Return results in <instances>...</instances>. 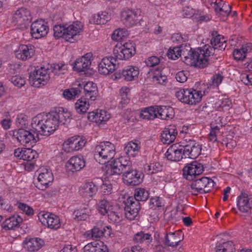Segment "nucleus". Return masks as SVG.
Listing matches in <instances>:
<instances>
[{
    "mask_svg": "<svg viewBox=\"0 0 252 252\" xmlns=\"http://www.w3.org/2000/svg\"><path fill=\"white\" fill-rule=\"evenodd\" d=\"M212 46L206 44L202 47L197 48L189 51L188 55L185 57V63L190 66L199 68H204L208 64V57L215 53L216 49L224 50L226 47V41L224 37L218 35L211 40Z\"/></svg>",
    "mask_w": 252,
    "mask_h": 252,
    "instance_id": "obj_1",
    "label": "nucleus"
},
{
    "mask_svg": "<svg viewBox=\"0 0 252 252\" xmlns=\"http://www.w3.org/2000/svg\"><path fill=\"white\" fill-rule=\"evenodd\" d=\"M31 125L36 132L44 136L50 135L59 126L58 121L52 112L45 116L37 115L32 118Z\"/></svg>",
    "mask_w": 252,
    "mask_h": 252,
    "instance_id": "obj_2",
    "label": "nucleus"
},
{
    "mask_svg": "<svg viewBox=\"0 0 252 252\" xmlns=\"http://www.w3.org/2000/svg\"><path fill=\"white\" fill-rule=\"evenodd\" d=\"M82 29V24L78 22L70 24L56 25L53 29L54 35L56 38L63 37L66 41L74 42Z\"/></svg>",
    "mask_w": 252,
    "mask_h": 252,
    "instance_id": "obj_3",
    "label": "nucleus"
},
{
    "mask_svg": "<svg viewBox=\"0 0 252 252\" xmlns=\"http://www.w3.org/2000/svg\"><path fill=\"white\" fill-rule=\"evenodd\" d=\"M116 154L114 144L108 141L100 143L95 148L94 158L101 164H105L112 159Z\"/></svg>",
    "mask_w": 252,
    "mask_h": 252,
    "instance_id": "obj_4",
    "label": "nucleus"
},
{
    "mask_svg": "<svg viewBox=\"0 0 252 252\" xmlns=\"http://www.w3.org/2000/svg\"><path fill=\"white\" fill-rule=\"evenodd\" d=\"M39 133L36 132L32 127L30 130L20 128L14 131L13 137L22 145L32 146L38 140Z\"/></svg>",
    "mask_w": 252,
    "mask_h": 252,
    "instance_id": "obj_5",
    "label": "nucleus"
},
{
    "mask_svg": "<svg viewBox=\"0 0 252 252\" xmlns=\"http://www.w3.org/2000/svg\"><path fill=\"white\" fill-rule=\"evenodd\" d=\"M204 92L195 90H181L176 93V96L181 102L189 104H195L201 100Z\"/></svg>",
    "mask_w": 252,
    "mask_h": 252,
    "instance_id": "obj_6",
    "label": "nucleus"
},
{
    "mask_svg": "<svg viewBox=\"0 0 252 252\" xmlns=\"http://www.w3.org/2000/svg\"><path fill=\"white\" fill-rule=\"evenodd\" d=\"M51 77L50 69L41 67L32 72L29 77L31 84L35 87L45 85Z\"/></svg>",
    "mask_w": 252,
    "mask_h": 252,
    "instance_id": "obj_7",
    "label": "nucleus"
},
{
    "mask_svg": "<svg viewBox=\"0 0 252 252\" xmlns=\"http://www.w3.org/2000/svg\"><path fill=\"white\" fill-rule=\"evenodd\" d=\"M215 185L214 182L208 177L197 179L190 185V192L193 195L208 192Z\"/></svg>",
    "mask_w": 252,
    "mask_h": 252,
    "instance_id": "obj_8",
    "label": "nucleus"
},
{
    "mask_svg": "<svg viewBox=\"0 0 252 252\" xmlns=\"http://www.w3.org/2000/svg\"><path fill=\"white\" fill-rule=\"evenodd\" d=\"M135 53V49L133 44L130 42H126L124 44L118 43L114 49L115 58L120 60H127L131 58Z\"/></svg>",
    "mask_w": 252,
    "mask_h": 252,
    "instance_id": "obj_9",
    "label": "nucleus"
},
{
    "mask_svg": "<svg viewBox=\"0 0 252 252\" xmlns=\"http://www.w3.org/2000/svg\"><path fill=\"white\" fill-rule=\"evenodd\" d=\"M141 12L138 9H124L121 13V19L125 26L130 28L139 24L141 20Z\"/></svg>",
    "mask_w": 252,
    "mask_h": 252,
    "instance_id": "obj_10",
    "label": "nucleus"
},
{
    "mask_svg": "<svg viewBox=\"0 0 252 252\" xmlns=\"http://www.w3.org/2000/svg\"><path fill=\"white\" fill-rule=\"evenodd\" d=\"M38 174L36 187L44 190L48 188L54 180V176L51 171L45 167L40 168L37 171Z\"/></svg>",
    "mask_w": 252,
    "mask_h": 252,
    "instance_id": "obj_11",
    "label": "nucleus"
},
{
    "mask_svg": "<svg viewBox=\"0 0 252 252\" xmlns=\"http://www.w3.org/2000/svg\"><path fill=\"white\" fill-rule=\"evenodd\" d=\"M38 218L43 225L51 229H57L61 225L59 217L49 212H40L38 215Z\"/></svg>",
    "mask_w": 252,
    "mask_h": 252,
    "instance_id": "obj_12",
    "label": "nucleus"
},
{
    "mask_svg": "<svg viewBox=\"0 0 252 252\" xmlns=\"http://www.w3.org/2000/svg\"><path fill=\"white\" fill-rule=\"evenodd\" d=\"M49 30L47 23L44 20H37L31 26V34L32 37L38 39L45 36Z\"/></svg>",
    "mask_w": 252,
    "mask_h": 252,
    "instance_id": "obj_13",
    "label": "nucleus"
},
{
    "mask_svg": "<svg viewBox=\"0 0 252 252\" xmlns=\"http://www.w3.org/2000/svg\"><path fill=\"white\" fill-rule=\"evenodd\" d=\"M203 171V167L201 163L196 161L187 164L183 168V174L188 180H193L196 176L200 175Z\"/></svg>",
    "mask_w": 252,
    "mask_h": 252,
    "instance_id": "obj_14",
    "label": "nucleus"
},
{
    "mask_svg": "<svg viewBox=\"0 0 252 252\" xmlns=\"http://www.w3.org/2000/svg\"><path fill=\"white\" fill-rule=\"evenodd\" d=\"M141 176V173L131 168L129 170L124 171L123 174V180L124 183L126 185L136 186L142 182Z\"/></svg>",
    "mask_w": 252,
    "mask_h": 252,
    "instance_id": "obj_15",
    "label": "nucleus"
},
{
    "mask_svg": "<svg viewBox=\"0 0 252 252\" xmlns=\"http://www.w3.org/2000/svg\"><path fill=\"white\" fill-rule=\"evenodd\" d=\"M86 141L82 137L75 135L68 138L63 143V147L67 152L78 151L85 145Z\"/></svg>",
    "mask_w": 252,
    "mask_h": 252,
    "instance_id": "obj_16",
    "label": "nucleus"
},
{
    "mask_svg": "<svg viewBox=\"0 0 252 252\" xmlns=\"http://www.w3.org/2000/svg\"><path fill=\"white\" fill-rule=\"evenodd\" d=\"M80 83V93L82 89H84L85 98L91 100H94L98 96V90L96 84L93 82H87L78 80Z\"/></svg>",
    "mask_w": 252,
    "mask_h": 252,
    "instance_id": "obj_17",
    "label": "nucleus"
},
{
    "mask_svg": "<svg viewBox=\"0 0 252 252\" xmlns=\"http://www.w3.org/2000/svg\"><path fill=\"white\" fill-rule=\"evenodd\" d=\"M116 61L115 59L112 57L103 58L98 65L99 73L107 75L112 73L116 69Z\"/></svg>",
    "mask_w": 252,
    "mask_h": 252,
    "instance_id": "obj_18",
    "label": "nucleus"
},
{
    "mask_svg": "<svg viewBox=\"0 0 252 252\" xmlns=\"http://www.w3.org/2000/svg\"><path fill=\"white\" fill-rule=\"evenodd\" d=\"M140 209L139 202L134 201L132 198H129L125 207L126 217L129 220H134L137 216Z\"/></svg>",
    "mask_w": 252,
    "mask_h": 252,
    "instance_id": "obj_19",
    "label": "nucleus"
},
{
    "mask_svg": "<svg viewBox=\"0 0 252 252\" xmlns=\"http://www.w3.org/2000/svg\"><path fill=\"white\" fill-rule=\"evenodd\" d=\"M184 145H172L165 153L167 158L174 161H178L183 158L184 155Z\"/></svg>",
    "mask_w": 252,
    "mask_h": 252,
    "instance_id": "obj_20",
    "label": "nucleus"
},
{
    "mask_svg": "<svg viewBox=\"0 0 252 252\" xmlns=\"http://www.w3.org/2000/svg\"><path fill=\"white\" fill-rule=\"evenodd\" d=\"M237 205L240 212L248 213L252 209V196H249L246 193H241L237 197Z\"/></svg>",
    "mask_w": 252,
    "mask_h": 252,
    "instance_id": "obj_21",
    "label": "nucleus"
},
{
    "mask_svg": "<svg viewBox=\"0 0 252 252\" xmlns=\"http://www.w3.org/2000/svg\"><path fill=\"white\" fill-rule=\"evenodd\" d=\"M92 56L91 53H88L77 59L74 63V69L79 72L85 71L89 69L91 64Z\"/></svg>",
    "mask_w": 252,
    "mask_h": 252,
    "instance_id": "obj_22",
    "label": "nucleus"
},
{
    "mask_svg": "<svg viewBox=\"0 0 252 252\" xmlns=\"http://www.w3.org/2000/svg\"><path fill=\"white\" fill-rule=\"evenodd\" d=\"M34 47L31 45H21L15 51L16 57L22 61H26L31 58L34 55Z\"/></svg>",
    "mask_w": 252,
    "mask_h": 252,
    "instance_id": "obj_23",
    "label": "nucleus"
},
{
    "mask_svg": "<svg viewBox=\"0 0 252 252\" xmlns=\"http://www.w3.org/2000/svg\"><path fill=\"white\" fill-rule=\"evenodd\" d=\"M86 164V161L81 155L71 157L66 163V167L72 172L80 171L83 169Z\"/></svg>",
    "mask_w": 252,
    "mask_h": 252,
    "instance_id": "obj_24",
    "label": "nucleus"
},
{
    "mask_svg": "<svg viewBox=\"0 0 252 252\" xmlns=\"http://www.w3.org/2000/svg\"><path fill=\"white\" fill-rule=\"evenodd\" d=\"M184 156L190 158H196L200 154L201 148L194 141L189 140L188 144L184 145Z\"/></svg>",
    "mask_w": 252,
    "mask_h": 252,
    "instance_id": "obj_25",
    "label": "nucleus"
},
{
    "mask_svg": "<svg viewBox=\"0 0 252 252\" xmlns=\"http://www.w3.org/2000/svg\"><path fill=\"white\" fill-rule=\"evenodd\" d=\"M31 14L29 10L25 8L17 10L13 17V22L19 26H22L31 20Z\"/></svg>",
    "mask_w": 252,
    "mask_h": 252,
    "instance_id": "obj_26",
    "label": "nucleus"
},
{
    "mask_svg": "<svg viewBox=\"0 0 252 252\" xmlns=\"http://www.w3.org/2000/svg\"><path fill=\"white\" fill-rule=\"evenodd\" d=\"M97 186L93 182L82 184L79 190V194L83 197L89 198L93 197L97 192Z\"/></svg>",
    "mask_w": 252,
    "mask_h": 252,
    "instance_id": "obj_27",
    "label": "nucleus"
},
{
    "mask_svg": "<svg viewBox=\"0 0 252 252\" xmlns=\"http://www.w3.org/2000/svg\"><path fill=\"white\" fill-rule=\"evenodd\" d=\"M43 245V241L38 238H26L22 243L23 248L29 252L38 251Z\"/></svg>",
    "mask_w": 252,
    "mask_h": 252,
    "instance_id": "obj_28",
    "label": "nucleus"
},
{
    "mask_svg": "<svg viewBox=\"0 0 252 252\" xmlns=\"http://www.w3.org/2000/svg\"><path fill=\"white\" fill-rule=\"evenodd\" d=\"M14 154L19 159L27 161H32L37 157L36 152L31 148H17L15 150Z\"/></svg>",
    "mask_w": 252,
    "mask_h": 252,
    "instance_id": "obj_29",
    "label": "nucleus"
},
{
    "mask_svg": "<svg viewBox=\"0 0 252 252\" xmlns=\"http://www.w3.org/2000/svg\"><path fill=\"white\" fill-rule=\"evenodd\" d=\"M183 239V234L179 230L169 232L166 235L165 244L168 247H176Z\"/></svg>",
    "mask_w": 252,
    "mask_h": 252,
    "instance_id": "obj_30",
    "label": "nucleus"
},
{
    "mask_svg": "<svg viewBox=\"0 0 252 252\" xmlns=\"http://www.w3.org/2000/svg\"><path fill=\"white\" fill-rule=\"evenodd\" d=\"M177 132L173 126L164 128L161 134V140L166 144L172 143L175 139Z\"/></svg>",
    "mask_w": 252,
    "mask_h": 252,
    "instance_id": "obj_31",
    "label": "nucleus"
},
{
    "mask_svg": "<svg viewBox=\"0 0 252 252\" xmlns=\"http://www.w3.org/2000/svg\"><path fill=\"white\" fill-rule=\"evenodd\" d=\"M110 118V114L102 110H97L96 112L89 113L88 118L92 121L98 124L107 121Z\"/></svg>",
    "mask_w": 252,
    "mask_h": 252,
    "instance_id": "obj_32",
    "label": "nucleus"
},
{
    "mask_svg": "<svg viewBox=\"0 0 252 252\" xmlns=\"http://www.w3.org/2000/svg\"><path fill=\"white\" fill-rule=\"evenodd\" d=\"M157 118L162 120L171 119L174 117V112L173 109L170 106H156Z\"/></svg>",
    "mask_w": 252,
    "mask_h": 252,
    "instance_id": "obj_33",
    "label": "nucleus"
},
{
    "mask_svg": "<svg viewBox=\"0 0 252 252\" xmlns=\"http://www.w3.org/2000/svg\"><path fill=\"white\" fill-rule=\"evenodd\" d=\"M139 69L137 66L128 65L126 66L122 71V76L126 81H132L138 78Z\"/></svg>",
    "mask_w": 252,
    "mask_h": 252,
    "instance_id": "obj_34",
    "label": "nucleus"
},
{
    "mask_svg": "<svg viewBox=\"0 0 252 252\" xmlns=\"http://www.w3.org/2000/svg\"><path fill=\"white\" fill-rule=\"evenodd\" d=\"M73 87L64 91L63 95L64 98L67 100L74 99L77 96L80 94V83L78 80L76 81L73 85Z\"/></svg>",
    "mask_w": 252,
    "mask_h": 252,
    "instance_id": "obj_35",
    "label": "nucleus"
},
{
    "mask_svg": "<svg viewBox=\"0 0 252 252\" xmlns=\"http://www.w3.org/2000/svg\"><path fill=\"white\" fill-rule=\"evenodd\" d=\"M105 166L104 170L106 176L108 177L114 175H119L123 173L122 168L119 165L117 159L108 161Z\"/></svg>",
    "mask_w": 252,
    "mask_h": 252,
    "instance_id": "obj_36",
    "label": "nucleus"
},
{
    "mask_svg": "<svg viewBox=\"0 0 252 252\" xmlns=\"http://www.w3.org/2000/svg\"><path fill=\"white\" fill-rule=\"evenodd\" d=\"M140 148L139 141H130L125 144L124 151L128 157H134L138 155Z\"/></svg>",
    "mask_w": 252,
    "mask_h": 252,
    "instance_id": "obj_37",
    "label": "nucleus"
},
{
    "mask_svg": "<svg viewBox=\"0 0 252 252\" xmlns=\"http://www.w3.org/2000/svg\"><path fill=\"white\" fill-rule=\"evenodd\" d=\"M84 252H108L107 247L102 243L91 242L83 248Z\"/></svg>",
    "mask_w": 252,
    "mask_h": 252,
    "instance_id": "obj_38",
    "label": "nucleus"
},
{
    "mask_svg": "<svg viewBox=\"0 0 252 252\" xmlns=\"http://www.w3.org/2000/svg\"><path fill=\"white\" fill-rule=\"evenodd\" d=\"M113 202L107 198L101 199L97 204V210L102 215H105L114 208Z\"/></svg>",
    "mask_w": 252,
    "mask_h": 252,
    "instance_id": "obj_39",
    "label": "nucleus"
},
{
    "mask_svg": "<svg viewBox=\"0 0 252 252\" xmlns=\"http://www.w3.org/2000/svg\"><path fill=\"white\" fill-rule=\"evenodd\" d=\"M91 214V210L88 205L85 204L73 213L74 218L78 220H84Z\"/></svg>",
    "mask_w": 252,
    "mask_h": 252,
    "instance_id": "obj_40",
    "label": "nucleus"
},
{
    "mask_svg": "<svg viewBox=\"0 0 252 252\" xmlns=\"http://www.w3.org/2000/svg\"><path fill=\"white\" fill-rule=\"evenodd\" d=\"M22 221V218L18 215H14L6 219L2 223V227L10 230L17 227Z\"/></svg>",
    "mask_w": 252,
    "mask_h": 252,
    "instance_id": "obj_41",
    "label": "nucleus"
},
{
    "mask_svg": "<svg viewBox=\"0 0 252 252\" xmlns=\"http://www.w3.org/2000/svg\"><path fill=\"white\" fill-rule=\"evenodd\" d=\"M252 50V45L251 44H246L240 48L235 49L233 52V57L236 60H243L246 58L247 54L251 52Z\"/></svg>",
    "mask_w": 252,
    "mask_h": 252,
    "instance_id": "obj_42",
    "label": "nucleus"
},
{
    "mask_svg": "<svg viewBox=\"0 0 252 252\" xmlns=\"http://www.w3.org/2000/svg\"><path fill=\"white\" fill-rule=\"evenodd\" d=\"M55 119L58 121L59 125L60 124H65L70 120L71 117L70 112L67 110L63 109L60 110L59 112H52Z\"/></svg>",
    "mask_w": 252,
    "mask_h": 252,
    "instance_id": "obj_43",
    "label": "nucleus"
},
{
    "mask_svg": "<svg viewBox=\"0 0 252 252\" xmlns=\"http://www.w3.org/2000/svg\"><path fill=\"white\" fill-rule=\"evenodd\" d=\"M87 98L81 97L75 103V108L78 113H86L90 107V103Z\"/></svg>",
    "mask_w": 252,
    "mask_h": 252,
    "instance_id": "obj_44",
    "label": "nucleus"
},
{
    "mask_svg": "<svg viewBox=\"0 0 252 252\" xmlns=\"http://www.w3.org/2000/svg\"><path fill=\"white\" fill-rule=\"evenodd\" d=\"M140 117L143 119L148 120H154L157 118L156 106L145 108L142 110L140 113Z\"/></svg>",
    "mask_w": 252,
    "mask_h": 252,
    "instance_id": "obj_45",
    "label": "nucleus"
},
{
    "mask_svg": "<svg viewBox=\"0 0 252 252\" xmlns=\"http://www.w3.org/2000/svg\"><path fill=\"white\" fill-rule=\"evenodd\" d=\"M68 69L67 65L63 63L53 64L50 69V73L58 76L64 74Z\"/></svg>",
    "mask_w": 252,
    "mask_h": 252,
    "instance_id": "obj_46",
    "label": "nucleus"
},
{
    "mask_svg": "<svg viewBox=\"0 0 252 252\" xmlns=\"http://www.w3.org/2000/svg\"><path fill=\"white\" fill-rule=\"evenodd\" d=\"M110 16L106 12L94 15L92 20L95 24H105L110 20Z\"/></svg>",
    "mask_w": 252,
    "mask_h": 252,
    "instance_id": "obj_47",
    "label": "nucleus"
},
{
    "mask_svg": "<svg viewBox=\"0 0 252 252\" xmlns=\"http://www.w3.org/2000/svg\"><path fill=\"white\" fill-rule=\"evenodd\" d=\"M134 241L136 243H145L146 244H150L152 240V237L149 233H145L143 232L137 233L134 237Z\"/></svg>",
    "mask_w": 252,
    "mask_h": 252,
    "instance_id": "obj_48",
    "label": "nucleus"
},
{
    "mask_svg": "<svg viewBox=\"0 0 252 252\" xmlns=\"http://www.w3.org/2000/svg\"><path fill=\"white\" fill-rule=\"evenodd\" d=\"M214 8L216 12L222 16L228 15L231 10V7L228 4L224 3L221 6L220 3L214 2Z\"/></svg>",
    "mask_w": 252,
    "mask_h": 252,
    "instance_id": "obj_49",
    "label": "nucleus"
},
{
    "mask_svg": "<svg viewBox=\"0 0 252 252\" xmlns=\"http://www.w3.org/2000/svg\"><path fill=\"white\" fill-rule=\"evenodd\" d=\"M129 157H121L117 158V163L119 164L122 172L126 171L132 168V163L129 158Z\"/></svg>",
    "mask_w": 252,
    "mask_h": 252,
    "instance_id": "obj_50",
    "label": "nucleus"
},
{
    "mask_svg": "<svg viewBox=\"0 0 252 252\" xmlns=\"http://www.w3.org/2000/svg\"><path fill=\"white\" fill-rule=\"evenodd\" d=\"M149 195L148 191L145 189L143 188L137 189H135L134 193L135 201H138V202L139 201H145L148 199Z\"/></svg>",
    "mask_w": 252,
    "mask_h": 252,
    "instance_id": "obj_51",
    "label": "nucleus"
},
{
    "mask_svg": "<svg viewBox=\"0 0 252 252\" xmlns=\"http://www.w3.org/2000/svg\"><path fill=\"white\" fill-rule=\"evenodd\" d=\"M234 250V244L232 241L224 242L216 247V252H233Z\"/></svg>",
    "mask_w": 252,
    "mask_h": 252,
    "instance_id": "obj_52",
    "label": "nucleus"
},
{
    "mask_svg": "<svg viewBox=\"0 0 252 252\" xmlns=\"http://www.w3.org/2000/svg\"><path fill=\"white\" fill-rule=\"evenodd\" d=\"M128 35V31L126 29H118L114 31L112 38L114 40L118 41L126 37Z\"/></svg>",
    "mask_w": 252,
    "mask_h": 252,
    "instance_id": "obj_53",
    "label": "nucleus"
},
{
    "mask_svg": "<svg viewBox=\"0 0 252 252\" xmlns=\"http://www.w3.org/2000/svg\"><path fill=\"white\" fill-rule=\"evenodd\" d=\"M182 50L179 46L171 47L169 49L167 56L171 60H175L181 56Z\"/></svg>",
    "mask_w": 252,
    "mask_h": 252,
    "instance_id": "obj_54",
    "label": "nucleus"
},
{
    "mask_svg": "<svg viewBox=\"0 0 252 252\" xmlns=\"http://www.w3.org/2000/svg\"><path fill=\"white\" fill-rule=\"evenodd\" d=\"M145 170L148 174H154L162 170V165L159 162H153L145 166Z\"/></svg>",
    "mask_w": 252,
    "mask_h": 252,
    "instance_id": "obj_55",
    "label": "nucleus"
},
{
    "mask_svg": "<svg viewBox=\"0 0 252 252\" xmlns=\"http://www.w3.org/2000/svg\"><path fill=\"white\" fill-rule=\"evenodd\" d=\"M153 81L156 84L164 85L166 84L167 78L166 75H162L161 73L158 71L155 72L152 78Z\"/></svg>",
    "mask_w": 252,
    "mask_h": 252,
    "instance_id": "obj_56",
    "label": "nucleus"
},
{
    "mask_svg": "<svg viewBox=\"0 0 252 252\" xmlns=\"http://www.w3.org/2000/svg\"><path fill=\"white\" fill-rule=\"evenodd\" d=\"M28 117L24 114H19L16 118V123L18 126L26 127L28 125Z\"/></svg>",
    "mask_w": 252,
    "mask_h": 252,
    "instance_id": "obj_57",
    "label": "nucleus"
},
{
    "mask_svg": "<svg viewBox=\"0 0 252 252\" xmlns=\"http://www.w3.org/2000/svg\"><path fill=\"white\" fill-rule=\"evenodd\" d=\"M11 82L14 86L21 88L26 84V79L20 75H15L11 77Z\"/></svg>",
    "mask_w": 252,
    "mask_h": 252,
    "instance_id": "obj_58",
    "label": "nucleus"
},
{
    "mask_svg": "<svg viewBox=\"0 0 252 252\" xmlns=\"http://www.w3.org/2000/svg\"><path fill=\"white\" fill-rule=\"evenodd\" d=\"M18 208L28 216H32L33 214V209L26 204L21 202H18L17 204Z\"/></svg>",
    "mask_w": 252,
    "mask_h": 252,
    "instance_id": "obj_59",
    "label": "nucleus"
},
{
    "mask_svg": "<svg viewBox=\"0 0 252 252\" xmlns=\"http://www.w3.org/2000/svg\"><path fill=\"white\" fill-rule=\"evenodd\" d=\"M223 79V76L218 73L214 75L211 78V83L210 84L211 86L214 87H218L221 83Z\"/></svg>",
    "mask_w": 252,
    "mask_h": 252,
    "instance_id": "obj_60",
    "label": "nucleus"
},
{
    "mask_svg": "<svg viewBox=\"0 0 252 252\" xmlns=\"http://www.w3.org/2000/svg\"><path fill=\"white\" fill-rule=\"evenodd\" d=\"M105 230L104 228L100 229L97 227H94L91 232L92 238L94 239L100 238L103 235Z\"/></svg>",
    "mask_w": 252,
    "mask_h": 252,
    "instance_id": "obj_61",
    "label": "nucleus"
},
{
    "mask_svg": "<svg viewBox=\"0 0 252 252\" xmlns=\"http://www.w3.org/2000/svg\"><path fill=\"white\" fill-rule=\"evenodd\" d=\"M160 62V59L157 56H152L148 58L146 61V65L150 67H153L158 65Z\"/></svg>",
    "mask_w": 252,
    "mask_h": 252,
    "instance_id": "obj_62",
    "label": "nucleus"
},
{
    "mask_svg": "<svg viewBox=\"0 0 252 252\" xmlns=\"http://www.w3.org/2000/svg\"><path fill=\"white\" fill-rule=\"evenodd\" d=\"M219 126H217L212 128L209 134V139L210 141L215 142L217 140V134L219 132Z\"/></svg>",
    "mask_w": 252,
    "mask_h": 252,
    "instance_id": "obj_63",
    "label": "nucleus"
},
{
    "mask_svg": "<svg viewBox=\"0 0 252 252\" xmlns=\"http://www.w3.org/2000/svg\"><path fill=\"white\" fill-rule=\"evenodd\" d=\"M188 73L184 71H181L176 74L175 78L180 83L185 82L188 79Z\"/></svg>",
    "mask_w": 252,
    "mask_h": 252,
    "instance_id": "obj_64",
    "label": "nucleus"
}]
</instances>
